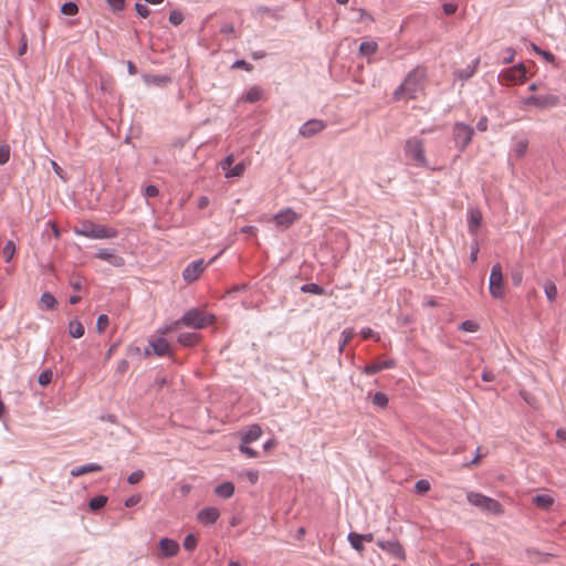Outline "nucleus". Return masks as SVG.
<instances>
[{"label": "nucleus", "instance_id": "1", "mask_svg": "<svg viewBox=\"0 0 566 566\" xmlns=\"http://www.w3.org/2000/svg\"><path fill=\"white\" fill-rule=\"evenodd\" d=\"M427 80V70L423 66L412 69L403 82L394 91L392 99L398 102L401 99H416L424 90Z\"/></svg>", "mask_w": 566, "mask_h": 566}, {"label": "nucleus", "instance_id": "2", "mask_svg": "<svg viewBox=\"0 0 566 566\" xmlns=\"http://www.w3.org/2000/svg\"><path fill=\"white\" fill-rule=\"evenodd\" d=\"M75 233L91 239H113L118 232L114 228L98 224L92 221H83L75 228Z\"/></svg>", "mask_w": 566, "mask_h": 566}, {"label": "nucleus", "instance_id": "3", "mask_svg": "<svg viewBox=\"0 0 566 566\" xmlns=\"http://www.w3.org/2000/svg\"><path fill=\"white\" fill-rule=\"evenodd\" d=\"M214 321L213 315H206L198 308L187 311L180 319L175 322V325H185L196 329L203 328Z\"/></svg>", "mask_w": 566, "mask_h": 566}, {"label": "nucleus", "instance_id": "4", "mask_svg": "<svg viewBox=\"0 0 566 566\" xmlns=\"http://www.w3.org/2000/svg\"><path fill=\"white\" fill-rule=\"evenodd\" d=\"M467 499L470 504L478 506L483 511L491 512L494 515H502L504 513V507L499 501L481 493L468 492Z\"/></svg>", "mask_w": 566, "mask_h": 566}, {"label": "nucleus", "instance_id": "5", "mask_svg": "<svg viewBox=\"0 0 566 566\" xmlns=\"http://www.w3.org/2000/svg\"><path fill=\"white\" fill-rule=\"evenodd\" d=\"M490 293L494 298H502L504 296V280L502 265L495 263L492 265L490 279H489Z\"/></svg>", "mask_w": 566, "mask_h": 566}, {"label": "nucleus", "instance_id": "6", "mask_svg": "<svg viewBox=\"0 0 566 566\" xmlns=\"http://www.w3.org/2000/svg\"><path fill=\"white\" fill-rule=\"evenodd\" d=\"M405 151L406 156L412 158L417 163V165L422 167H426L428 165L424 156L423 143L421 139H408L406 143Z\"/></svg>", "mask_w": 566, "mask_h": 566}, {"label": "nucleus", "instance_id": "7", "mask_svg": "<svg viewBox=\"0 0 566 566\" xmlns=\"http://www.w3.org/2000/svg\"><path fill=\"white\" fill-rule=\"evenodd\" d=\"M559 96L555 94L531 95L523 101L524 105L535 106L539 109L555 107L559 104Z\"/></svg>", "mask_w": 566, "mask_h": 566}, {"label": "nucleus", "instance_id": "8", "mask_svg": "<svg viewBox=\"0 0 566 566\" xmlns=\"http://www.w3.org/2000/svg\"><path fill=\"white\" fill-rule=\"evenodd\" d=\"M474 130L471 126L463 123H455L453 127V138L460 150L471 143Z\"/></svg>", "mask_w": 566, "mask_h": 566}, {"label": "nucleus", "instance_id": "9", "mask_svg": "<svg viewBox=\"0 0 566 566\" xmlns=\"http://www.w3.org/2000/svg\"><path fill=\"white\" fill-rule=\"evenodd\" d=\"M377 546L381 548L382 551L390 554L394 558L398 560H405L406 559V553L402 547V545L398 541H384L378 539Z\"/></svg>", "mask_w": 566, "mask_h": 566}, {"label": "nucleus", "instance_id": "10", "mask_svg": "<svg viewBox=\"0 0 566 566\" xmlns=\"http://www.w3.org/2000/svg\"><path fill=\"white\" fill-rule=\"evenodd\" d=\"M297 219V213L291 208L284 209L273 217L274 223L282 230L289 229Z\"/></svg>", "mask_w": 566, "mask_h": 566}, {"label": "nucleus", "instance_id": "11", "mask_svg": "<svg viewBox=\"0 0 566 566\" xmlns=\"http://www.w3.org/2000/svg\"><path fill=\"white\" fill-rule=\"evenodd\" d=\"M326 124L321 119H310L305 122L298 129V134L304 138H311L325 129Z\"/></svg>", "mask_w": 566, "mask_h": 566}, {"label": "nucleus", "instance_id": "12", "mask_svg": "<svg viewBox=\"0 0 566 566\" xmlns=\"http://www.w3.org/2000/svg\"><path fill=\"white\" fill-rule=\"evenodd\" d=\"M149 347H151L154 355L158 357L171 356V346L164 337H151L149 339Z\"/></svg>", "mask_w": 566, "mask_h": 566}, {"label": "nucleus", "instance_id": "13", "mask_svg": "<svg viewBox=\"0 0 566 566\" xmlns=\"http://www.w3.org/2000/svg\"><path fill=\"white\" fill-rule=\"evenodd\" d=\"M205 270L203 260H196L189 263L182 272V277L186 282L191 283L199 279Z\"/></svg>", "mask_w": 566, "mask_h": 566}, {"label": "nucleus", "instance_id": "14", "mask_svg": "<svg viewBox=\"0 0 566 566\" xmlns=\"http://www.w3.org/2000/svg\"><path fill=\"white\" fill-rule=\"evenodd\" d=\"M504 78L511 83H523L526 78V66L523 63L507 69Z\"/></svg>", "mask_w": 566, "mask_h": 566}, {"label": "nucleus", "instance_id": "15", "mask_svg": "<svg viewBox=\"0 0 566 566\" xmlns=\"http://www.w3.org/2000/svg\"><path fill=\"white\" fill-rule=\"evenodd\" d=\"M220 516V512L217 507H205L199 511L197 518L203 525H212L214 524Z\"/></svg>", "mask_w": 566, "mask_h": 566}, {"label": "nucleus", "instance_id": "16", "mask_svg": "<svg viewBox=\"0 0 566 566\" xmlns=\"http://www.w3.org/2000/svg\"><path fill=\"white\" fill-rule=\"evenodd\" d=\"M159 549L164 557L169 558L178 554L179 544L175 539L164 537L159 541Z\"/></svg>", "mask_w": 566, "mask_h": 566}, {"label": "nucleus", "instance_id": "17", "mask_svg": "<svg viewBox=\"0 0 566 566\" xmlns=\"http://www.w3.org/2000/svg\"><path fill=\"white\" fill-rule=\"evenodd\" d=\"M96 258L107 261L114 266H122L124 265V259L119 255H117L114 250L111 249H101L96 252Z\"/></svg>", "mask_w": 566, "mask_h": 566}, {"label": "nucleus", "instance_id": "18", "mask_svg": "<svg viewBox=\"0 0 566 566\" xmlns=\"http://www.w3.org/2000/svg\"><path fill=\"white\" fill-rule=\"evenodd\" d=\"M482 223V212L479 209H472L469 213L468 229L471 234H476Z\"/></svg>", "mask_w": 566, "mask_h": 566}, {"label": "nucleus", "instance_id": "19", "mask_svg": "<svg viewBox=\"0 0 566 566\" xmlns=\"http://www.w3.org/2000/svg\"><path fill=\"white\" fill-rule=\"evenodd\" d=\"M395 366V361L392 359L384 360L380 363H371L364 367V374L374 375L384 369L392 368Z\"/></svg>", "mask_w": 566, "mask_h": 566}, {"label": "nucleus", "instance_id": "20", "mask_svg": "<svg viewBox=\"0 0 566 566\" xmlns=\"http://www.w3.org/2000/svg\"><path fill=\"white\" fill-rule=\"evenodd\" d=\"M103 467L97 463H87L84 465L75 467L71 470L70 474L74 478L81 476L92 472H101Z\"/></svg>", "mask_w": 566, "mask_h": 566}, {"label": "nucleus", "instance_id": "21", "mask_svg": "<svg viewBox=\"0 0 566 566\" xmlns=\"http://www.w3.org/2000/svg\"><path fill=\"white\" fill-rule=\"evenodd\" d=\"M143 80L147 85H156L159 87H164L171 83V77L168 75L144 74Z\"/></svg>", "mask_w": 566, "mask_h": 566}, {"label": "nucleus", "instance_id": "22", "mask_svg": "<svg viewBox=\"0 0 566 566\" xmlns=\"http://www.w3.org/2000/svg\"><path fill=\"white\" fill-rule=\"evenodd\" d=\"M533 504L544 511H549L555 500L549 494H537L533 497Z\"/></svg>", "mask_w": 566, "mask_h": 566}, {"label": "nucleus", "instance_id": "23", "mask_svg": "<svg viewBox=\"0 0 566 566\" xmlns=\"http://www.w3.org/2000/svg\"><path fill=\"white\" fill-rule=\"evenodd\" d=\"M479 65V59L474 60L471 64H469L465 69L457 70L454 72V76L462 81H468L473 74L476 72V67Z\"/></svg>", "mask_w": 566, "mask_h": 566}, {"label": "nucleus", "instance_id": "24", "mask_svg": "<svg viewBox=\"0 0 566 566\" xmlns=\"http://www.w3.org/2000/svg\"><path fill=\"white\" fill-rule=\"evenodd\" d=\"M262 434V429L259 424H252L248 428V430L242 434L241 441L244 443H251L256 441Z\"/></svg>", "mask_w": 566, "mask_h": 566}, {"label": "nucleus", "instance_id": "25", "mask_svg": "<svg viewBox=\"0 0 566 566\" xmlns=\"http://www.w3.org/2000/svg\"><path fill=\"white\" fill-rule=\"evenodd\" d=\"M214 493L222 499H229L234 494V484L226 481L216 486Z\"/></svg>", "mask_w": 566, "mask_h": 566}, {"label": "nucleus", "instance_id": "26", "mask_svg": "<svg viewBox=\"0 0 566 566\" xmlns=\"http://www.w3.org/2000/svg\"><path fill=\"white\" fill-rule=\"evenodd\" d=\"M199 340L197 333H182L178 336V343L186 347L196 345Z\"/></svg>", "mask_w": 566, "mask_h": 566}, {"label": "nucleus", "instance_id": "27", "mask_svg": "<svg viewBox=\"0 0 566 566\" xmlns=\"http://www.w3.org/2000/svg\"><path fill=\"white\" fill-rule=\"evenodd\" d=\"M347 539L350 546L359 554H361L365 551L364 542L360 538V534L356 532H350L347 536Z\"/></svg>", "mask_w": 566, "mask_h": 566}, {"label": "nucleus", "instance_id": "28", "mask_svg": "<svg viewBox=\"0 0 566 566\" xmlns=\"http://www.w3.org/2000/svg\"><path fill=\"white\" fill-rule=\"evenodd\" d=\"M40 304L46 310H54L57 302L54 295L50 292H44L40 297Z\"/></svg>", "mask_w": 566, "mask_h": 566}, {"label": "nucleus", "instance_id": "29", "mask_svg": "<svg viewBox=\"0 0 566 566\" xmlns=\"http://www.w3.org/2000/svg\"><path fill=\"white\" fill-rule=\"evenodd\" d=\"M263 91L259 86H252L244 95V101L248 103H256L261 99Z\"/></svg>", "mask_w": 566, "mask_h": 566}, {"label": "nucleus", "instance_id": "30", "mask_svg": "<svg viewBox=\"0 0 566 566\" xmlns=\"http://www.w3.org/2000/svg\"><path fill=\"white\" fill-rule=\"evenodd\" d=\"M84 326L80 321H72L69 325V333L73 338H81L84 335Z\"/></svg>", "mask_w": 566, "mask_h": 566}, {"label": "nucleus", "instance_id": "31", "mask_svg": "<svg viewBox=\"0 0 566 566\" xmlns=\"http://www.w3.org/2000/svg\"><path fill=\"white\" fill-rule=\"evenodd\" d=\"M107 503V496L105 495H96L92 497L88 502V507L91 511H98L103 509Z\"/></svg>", "mask_w": 566, "mask_h": 566}, {"label": "nucleus", "instance_id": "32", "mask_svg": "<svg viewBox=\"0 0 566 566\" xmlns=\"http://www.w3.org/2000/svg\"><path fill=\"white\" fill-rule=\"evenodd\" d=\"M377 49H378V45L374 41H365V42H361L359 45V52L364 56H369V55L374 54L377 51Z\"/></svg>", "mask_w": 566, "mask_h": 566}, {"label": "nucleus", "instance_id": "33", "mask_svg": "<svg viewBox=\"0 0 566 566\" xmlns=\"http://www.w3.org/2000/svg\"><path fill=\"white\" fill-rule=\"evenodd\" d=\"M301 291L303 293H311V294H315V295H325L326 294L324 287L316 283H306L301 286Z\"/></svg>", "mask_w": 566, "mask_h": 566}, {"label": "nucleus", "instance_id": "34", "mask_svg": "<svg viewBox=\"0 0 566 566\" xmlns=\"http://www.w3.org/2000/svg\"><path fill=\"white\" fill-rule=\"evenodd\" d=\"M544 292L548 301L554 302L557 297V286L554 282H547L544 285Z\"/></svg>", "mask_w": 566, "mask_h": 566}, {"label": "nucleus", "instance_id": "35", "mask_svg": "<svg viewBox=\"0 0 566 566\" xmlns=\"http://www.w3.org/2000/svg\"><path fill=\"white\" fill-rule=\"evenodd\" d=\"M113 13L123 12L126 7L125 0H105Z\"/></svg>", "mask_w": 566, "mask_h": 566}, {"label": "nucleus", "instance_id": "36", "mask_svg": "<svg viewBox=\"0 0 566 566\" xmlns=\"http://www.w3.org/2000/svg\"><path fill=\"white\" fill-rule=\"evenodd\" d=\"M373 403L378 408H386L388 406V397L381 391H377L373 397Z\"/></svg>", "mask_w": 566, "mask_h": 566}, {"label": "nucleus", "instance_id": "37", "mask_svg": "<svg viewBox=\"0 0 566 566\" xmlns=\"http://www.w3.org/2000/svg\"><path fill=\"white\" fill-rule=\"evenodd\" d=\"M53 378V373L51 369H44L40 373L38 377V382L42 387H46L49 384H51Z\"/></svg>", "mask_w": 566, "mask_h": 566}, {"label": "nucleus", "instance_id": "38", "mask_svg": "<svg viewBox=\"0 0 566 566\" xmlns=\"http://www.w3.org/2000/svg\"><path fill=\"white\" fill-rule=\"evenodd\" d=\"M245 170V164L239 163L226 172L227 178L241 177Z\"/></svg>", "mask_w": 566, "mask_h": 566}, {"label": "nucleus", "instance_id": "39", "mask_svg": "<svg viewBox=\"0 0 566 566\" xmlns=\"http://www.w3.org/2000/svg\"><path fill=\"white\" fill-rule=\"evenodd\" d=\"M61 12L65 15H75L78 12V6L73 1H67L62 4Z\"/></svg>", "mask_w": 566, "mask_h": 566}, {"label": "nucleus", "instance_id": "40", "mask_svg": "<svg viewBox=\"0 0 566 566\" xmlns=\"http://www.w3.org/2000/svg\"><path fill=\"white\" fill-rule=\"evenodd\" d=\"M198 545V538L195 534H188L184 539V548L192 552Z\"/></svg>", "mask_w": 566, "mask_h": 566}, {"label": "nucleus", "instance_id": "41", "mask_svg": "<svg viewBox=\"0 0 566 566\" xmlns=\"http://www.w3.org/2000/svg\"><path fill=\"white\" fill-rule=\"evenodd\" d=\"M14 252H15L14 243L12 241H8L2 249V254H3L4 261L10 262L11 259L13 258Z\"/></svg>", "mask_w": 566, "mask_h": 566}, {"label": "nucleus", "instance_id": "42", "mask_svg": "<svg viewBox=\"0 0 566 566\" xmlns=\"http://www.w3.org/2000/svg\"><path fill=\"white\" fill-rule=\"evenodd\" d=\"M430 490V482L426 479H420L415 484V491L422 495Z\"/></svg>", "mask_w": 566, "mask_h": 566}, {"label": "nucleus", "instance_id": "43", "mask_svg": "<svg viewBox=\"0 0 566 566\" xmlns=\"http://www.w3.org/2000/svg\"><path fill=\"white\" fill-rule=\"evenodd\" d=\"M527 147H528V142L527 140H520L517 142L515 145H514V153L515 155L521 158L523 157L526 151H527Z\"/></svg>", "mask_w": 566, "mask_h": 566}, {"label": "nucleus", "instance_id": "44", "mask_svg": "<svg viewBox=\"0 0 566 566\" xmlns=\"http://www.w3.org/2000/svg\"><path fill=\"white\" fill-rule=\"evenodd\" d=\"M460 329L469 333H474L479 329V324L475 321L467 319L459 326Z\"/></svg>", "mask_w": 566, "mask_h": 566}, {"label": "nucleus", "instance_id": "45", "mask_svg": "<svg viewBox=\"0 0 566 566\" xmlns=\"http://www.w3.org/2000/svg\"><path fill=\"white\" fill-rule=\"evenodd\" d=\"M109 325V318L106 314H101L97 317L96 329L98 333H103Z\"/></svg>", "mask_w": 566, "mask_h": 566}, {"label": "nucleus", "instance_id": "46", "mask_svg": "<svg viewBox=\"0 0 566 566\" xmlns=\"http://www.w3.org/2000/svg\"><path fill=\"white\" fill-rule=\"evenodd\" d=\"M184 14L181 11L179 10H172L170 13H169V22L172 24V25H179L182 23L184 21Z\"/></svg>", "mask_w": 566, "mask_h": 566}, {"label": "nucleus", "instance_id": "47", "mask_svg": "<svg viewBox=\"0 0 566 566\" xmlns=\"http://www.w3.org/2000/svg\"><path fill=\"white\" fill-rule=\"evenodd\" d=\"M144 476H145V473L143 470H136L128 475L127 482L129 484H137L138 482H140L144 479Z\"/></svg>", "mask_w": 566, "mask_h": 566}, {"label": "nucleus", "instance_id": "48", "mask_svg": "<svg viewBox=\"0 0 566 566\" xmlns=\"http://www.w3.org/2000/svg\"><path fill=\"white\" fill-rule=\"evenodd\" d=\"M10 159V146L8 144L0 146V165H6Z\"/></svg>", "mask_w": 566, "mask_h": 566}, {"label": "nucleus", "instance_id": "49", "mask_svg": "<svg viewBox=\"0 0 566 566\" xmlns=\"http://www.w3.org/2000/svg\"><path fill=\"white\" fill-rule=\"evenodd\" d=\"M239 450L245 454L248 458H256L258 457V452L250 448L249 447V443H244L243 441H241L240 446H239Z\"/></svg>", "mask_w": 566, "mask_h": 566}, {"label": "nucleus", "instance_id": "50", "mask_svg": "<svg viewBox=\"0 0 566 566\" xmlns=\"http://www.w3.org/2000/svg\"><path fill=\"white\" fill-rule=\"evenodd\" d=\"M354 336V332L353 329H344L343 333H342V337H343V340L339 345V350L342 352L344 349V347L346 346L347 343L350 342V339L353 338Z\"/></svg>", "mask_w": 566, "mask_h": 566}, {"label": "nucleus", "instance_id": "51", "mask_svg": "<svg viewBox=\"0 0 566 566\" xmlns=\"http://www.w3.org/2000/svg\"><path fill=\"white\" fill-rule=\"evenodd\" d=\"M135 10L137 14L144 19L150 14V10L148 9V7L139 2L135 4Z\"/></svg>", "mask_w": 566, "mask_h": 566}, {"label": "nucleus", "instance_id": "52", "mask_svg": "<svg viewBox=\"0 0 566 566\" xmlns=\"http://www.w3.org/2000/svg\"><path fill=\"white\" fill-rule=\"evenodd\" d=\"M232 69H242V70H245V71L250 72V71H252L253 65L248 63L244 60H237L232 64Z\"/></svg>", "mask_w": 566, "mask_h": 566}, {"label": "nucleus", "instance_id": "53", "mask_svg": "<svg viewBox=\"0 0 566 566\" xmlns=\"http://www.w3.org/2000/svg\"><path fill=\"white\" fill-rule=\"evenodd\" d=\"M140 500H142L140 494H134L125 500L124 505L126 507H133V506L137 505L140 502Z\"/></svg>", "mask_w": 566, "mask_h": 566}, {"label": "nucleus", "instance_id": "54", "mask_svg": "<svg viewBox=\"0 0 566 566\" xmlns=\"http://www.w3.org/2000/svg\"><path fill=\"white\" fill-rule=\"evenodd\" d=\"M159 193V190L156 186L154 185H148L146 188H145V191H144V195L147 197V198H154V197H157Z\"/></svg>", "mask_w": 566, "mask_h": 566}, {"label": "nucleus", "instance_id": "55", "mask_svg": "<svg viewBox=\"0 0 566 566\" xmlns=\"http://www.w3.org/2000/svg\"><path fill=\"white\" fill-rule=\"evenodd\" d=\"M129 368V363L127 359H122L118 361L116 367V373L119 375H124Z\"/></svg>", "mask_w": 566, "mask_h": 566}, {"label": "nucleus", "instance_id": "56", "mask_svg": "<svg viewBox=\"0 0 566 566\" xmlns=\"http://www.w3.org/2000/svg\"><path fill=\"white\" fill-rule=\"evenodd\" d=\"M233 161H234V157H233V155H229V156H227V157L221 161V164H220V166H221L222 170H224V171L227 172L229 169H231V166H232Z\"/></svg>", "mask_w": 566, "mask_h": 566}, {"label": "nucleus", "instance_id": "57", "mask_svg": "<svg viewBox=\"0 0 566 566\" xmlns=\"http://www.w3.org/2000/svg\"><path fill=\"white\" fill-rule=\"evenodd\" d=\"M220 32L222 34H226V35H233L235 33V29H234V25L231 24V23H224L221 28H220Z\"/></svg>", "mask_w": 566, "mask_h": 566}, {"label": "nucleus", "instance_id": "58", "mask_svg": "<svg viewBox=\"0 0 566 566\" xmlns=\"http://www.w3.org/2000/svg\"><path fill=\"white\" fill-rule=\"evenodd\" d=\"M140 353H142L140 348L134 344H130L126 349V355L130 356V357L139 356Z\"/></svg>", "mask_w": 566, "mask_h": 566}, {"label": "nucleus", "instance_id": "59", "mask_svg": "<svg viewBox=\"0 0 566 566\" xmlns=\"http://www.w3.org/2000/svg\"><path fill=\"white\" fill-rule=\"evenodd\" d=\"M442 9H443V12L447 14V15H452L453 13H455L457 9H458V6L454 4V3H444L442 6Z\"/></svg>", "mask_w": 566, "mask_h": 566}, {"label": "nucleus", "instance_id": "60", "mask_svg": "<svg viewBox=\"0 0 566 566\" xmlns=\"http://www.w3.org/2000/svg\"><path fill=\"white\" fill-rule=\"evenodd\" d=\"M481 378H482L483 381L490 382V381H493L495 379V375H494V373L492 370L484 369L482 371Z\"/></svg>", "mask_w": 566, "mask_h": 566}, {"label": "nucleus", "instance_id": "61", "mask_svg": "<svg viewBox=\"0 0 566 566\" xmlns=\"http://www.w3.org/2000/svg\"><path fill=\"white\" fill-rule=\"evenodd\" d=\"M476 128L480 132H485L488 129V117L486 116H482L478 123H476Z\"/></svg>", "mask_w": 566, "mask_h": 566}, {"label": "nucleus", "instance_id": "62", "mask_svg": "<svg viewBox=\"0 0 566 566\" xmlns=\"http://www.w3.org/2000/svg\"><path fill=\"white\" fill-rule=\"evenodd\" d=\"M249 289V284L247 283H243V284H237V285H233L229 291L228 293L231 294V293H237V292H243V291H247Z\"/></svg>", "mask_w": 566, "mask_h": 566}, {"label": "nucleus", "instance_id": "63", "mask_svg": "<svg viewBox=\"0 0 566 566\" xmlns=\"http://www.w3.org/2000/svg\"><path fill=\"white\" fill-rule=\"evenodd\" d=\"M209 198L207 196H201L199 199H198V203H197V207L198 209L202 210L205 208H207L209 206Z\"/></svg>", "mask_w": 566, "mask_h": 566}, {"label": "nucleus", "instance_id": "64", "mask_svg": "<svg viewBox=\"0 0 566 566\" xmlns=\"http://www.w3.org/2000/svg\"><path fill=\"white\" fill-rule=\"evenodd\" d=\"M538 55H542L548 63H555V55L549 51L542 50V53H539Z\"/></svg>", "mask_w": 566, "mask_h": 566}]
</instances>
